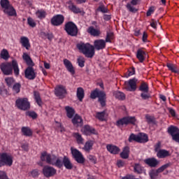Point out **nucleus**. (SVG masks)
<instances>
[{
	"instance_id": "nucleus-63",
	"label": "nucleus",
	"mask_w": 179,
	"mask_h": 179,
	"mask_svg": "<svg viewBox=\"0 0 179 179\" xmlns=\"http://www.w3.org/2000/svg\"><path fill=\"white\" fill-rule=\"evenodd\" d=\"M117 166L119 167V168H122L124 166V161L120 159V160H117Z\"/></svg>"
},
{
	"instance_id": "nucleus-43",
	"label": "nucleus",
	"mask_w": 179,
	"mask_h": 179,
	"mask_svg": "<svg viewBox=\"0 0 179 179\" xmlns=\"http://www.w3.org/2000/svg\"><path fill=\"white\" fill-rule=\"evenodd\" d=\"M69 9L76 14L82 13V10H80V8L75 6L73 3H71L69 6Z\"/></svg>"
},
{
	"instance_id": "nucleus-34",
	"label": "nucleus",
	"mask_w": 179,
	"mask_h": 179,
	"mask_svg": "<svg viewBox=\"0 0 179 179\" xmlns=\"http://www.w3.org/2000/svg\"><path fill=\"white\" fill-rule=\"evenodd\" d=\"M129 152H130L129 147L125 146L122 152L120 153V157L124 159H128L129 156Z\"/></svg>"
},
{
	"instance_id": "nucleus-52",
	"label": "nucleus",
	"mask_w": 179,
	"mask_h": 179,
	"mask_svg": "<svg viewBox=\"0 0 179 179\" xmlns=\"http://www.w3.org/2000/svg\"><path fill=\"white\" fill-rule=\"evenodd\" d=\"M155 148V152H159L162 149V143L160 141H158L154 146Z\"/></svg>"
},
{
	"instance_id": "nucleus-5",
	"label": "nucleus",
	"mask_w": 179,
	"mask_h": 179,
	"mask_svg": "<svg viewBox=\"0 0 179 179\" xmlns=\"http://www.w3.org/2000/svg\"><path fill=\"white\" fill-rule=\"evenodd\" d=\"M96 98H98V102L102 108L106 106V94L103 91L99 90L98 88L92 91L90 94L91 99L94 100Z\"/></svg>"
},
{
	"instance_id": "nucleus-28",
	"label": "nucleus",
	"mask_w": 179,
	"mask_h": 179,
	"mask_svg": "<svg viewBox=\"0 0 179 179\" xmlns=\"http://www.w3.org/2000/svg\"><path fill=\"white\" fill-rule=\"evenodd\" d=\"M166 66L171 73L179 74V68L178 65L172 63H167Z\"/></svg>"
},
{
	"instance_id": "nucleus-35",
	"label": "nucleus",
	"mask_w": 179,
	"mask_h": 179,
	"mask_svg": "<svg viewBox=\"0 0 179 179\" xmlns=\"http://www.w3.org/2000/svg\"><path fill=\"white\" fill-rule=\"evenodd\" d=\"M113 96L115 97V99L120 100V101H124L125 99V94L122 92L120 91H115L113 92Z\"/></svg>"
},
{
	"instance_id": "nucleus-10",
	"label": "nucleus",
	"mask_w": 179,
	"mask_h": 179,
	"mask_svg": "<svg viewBox=\"0 0 179 179\" xmlns=\"http://www.w3.org/2000/svg\"><path fill=\"white\" fill-rule=\"evenodd\" d=\"M15 106L19 110L23 111L29 110L31 108V103L27 98H19L16 99Z\"/></svg>"
},
{
	"instance_id": "nucleus-18",
	"label": "nucleus",
	"mask_w": 179,
	"mask_h": 179,
	"mask_svg": "<svg viewBox=\"0 0 179 179\" xmlns=\"http://www.w3.org/2000/svg\"><path fill=\"white\" fill-rule=\"evenodd\" d=\"M168 133L171 136L173 141L178 143L176 136L179 134V128L178 127L171 125L168 127Z\"/></svg>"
},
{
	"instance_id": "nucleus-6",
	"label": "nucleus",
	"mask_w": 179,
	"mask_h": 179,
	"mask_svg": "<svg viewBox=\"0 0 179 179\" xmlns=\"http://www.w3.org/2000/svg\"><path fill=\"white\" fill-rule=\"evenodd\" d=\"M0 5L2 9H3V13H6L8 16H17V11L10 4L9 0H1Z\"/></svg>"
},
{
	"instance_id": "nucleus-57",
	"label": "nucleus",
	"mask_w": 179,
	"mask_h": 179,
	"mask_svg": "<svg viewBox=\"0 0 179 179\" xmlns=\"http://www.w3.org/2000/svg\"><path fill=\"white\" fill-rule=\"evenodd\" d=\"M43 36L45 37H47L48 40L49 41H52V39L54 38V35L52 34H46V33H43Z\"/></svg>"
},
{
	"instance_id": "nucleus-54",
	"label": "nucleus",
	"mask_w": 179,
	"mask_h": 179,
	"mask_svg": "<svg viewBox=\"0 0 179 179\" xmlns=\"http://www.w3.org/2000/svg\"><path fill=\"white\" fill-rule=\"evenodd\" d=\"M55 123L57 124L56 125L57 128L59 129L61 132L65 131V128L62 127V124H61V122H58V121H55Z\"/></svg>"
},
{
	"instance_id": "nucleus-30",
	"label": "nucleus",
	"mask_w": 179,
	"mask_h": 179,
	"mask_svg": "<svg viewBox=\"0 0 179 179\" xmlns=\"http://www.w3.org/2000/svg\"><path fill=\"white\" fill-rule=\"evenodd\" d=\"M65 110L68 118L72 119L75 115V109H73V108L67 106L65 107Z\"/></svg>"
},
{
	"instance_id": "nucleus-62",
	"label": "nucleus",
	"mask_w": 179,
	"mask_h": 179,
	"mask_svg": "<svg viewBox=\"0 0 179 179\" xmlns=\"http://www.w3.org/2000/svg\"><path fill=\"white\" fill-rule=\"evenodd\" d=\"M148 34L145 31H144L143 34L142 41L143 43H147L148 42Z\"/></svg>"
},
{
	"instance_id": "nucleus-23",
	"label": "nucleus",
	"mask_w": 179,
	"mask_h": 179,
	"mask_svg": "<svg viewBox=\"0 0 179 179\" xmlns=\"http://www.w3.org/2000/svg\"><path fill=\"white\" fill-rule=\"evenodd\" d=\"M82 132L85 135V136H91L92 134L95 135L96 134V130L94 128L92 127H90V125H85L83 129Z\"/></svg>"
},
{
	"instance_id": "nucleus-56",
	"label": "nucleus",
	"mask_w": 179,
	"mask_h": 179,
	"mask_svg": "<svg viewBox=\"0 0 179 179\" xmlns=\"http://www.w3.org/2000/svg\"><path fill=\"white\" fill-rule=\"evenodd\" d=\"M88 159L93 164H96V158L94 155H88Z\"/></svg>"
},
{
	"instance_id": "nucleus-11",
	"label": "nucleus",
	"mask_w": 179,
	"mask_h": 179,
	"mask_svg": "<svg viewBox=\"0 0 179 179\" xmlns=\"http://www.w3.org/2000/svg\"><path fill=\"white\" fill-rule=\"evenodd\" d=\"M138 91L141 92V97L142 100L147 101L151 98L150 94L149 93L148 84L143 80H141Z\"/></svg>"
},
{
	"instance_id": "nucleus-58",
	"label": "nucleus",
	"mask_w": 179,
	"mask_h": 179,
	"mask_svg": "<svg viewBox=\"0 0 179 179\" xmlns=\"http://www.w3.org/2000/svg\"><path fill=\"white\" fill-rule=\"evenodd\" d=\"M31 175L33 178H37L38 177V169H34L31 172Z\"/></svg>"
},
{
	"instance_id": "nucleus-59",
	"label": "nucleus",
	"mask_w": 179,
	"mask_h": 179,
	"mask_svg": "<svg viewBox=\"0 0 179 179\" xmlns=\"http://www.w3.org/2000/svg\"><path fill=\"white\" fill-rule=\"evenodd\" d=\"M97 10L99 12H102V13H107L108 10L103 6H100L98 8Z\"/></svg>"
},
{
	"instance_id": "nucleus-49",
	"label": "nucleus",
	"mask_w": 179,
	"mask_h": 179,
	"mask_svg": "<svg viewBox=\"0 0 179 179\" xmlns=\"http://www.w3.org/2000/svg\"><path fill=\"white\" fill-rule=\"evenodd\" d=\"M113 32H107L105 41L106 43H111V41L113 39Z\"/></svg>"
},
{
	"instance_id": "nucleus-25",
	"label": "nucleus",
	"mask_w": 179,
	"mask_h": 179,
	"mask_svg": "<svg viewBox=\"0 0 179 179\" xmlns=\"http://www.w3.org/2000/svg\"><path fill=\"white\" fill-rule=\"evenodd\" d=\"M171 156V153L169 150L165 149H162L157 153V157L159 159H165Z\"/></svg>"
},
{
	"instance_id": "nucleus-47",
	"label": "nucleus",
	"mask_w": 179,
	"mask_h": 179,
	"mask_svg": "<svg viewBox=\"0 0 179 179\" xmlns=\"http://www.w3.org/2000/svg\"><path fill=\"white\" fill-rule=\"evenodd\" d=\"M135 73H136V69L134 66H132L128 69L127 72L125 74V77L127 78H128L135 75Z\"/></svg>"
},
{
	"instance_id": "nucleus-20",
	"label": "nucleus",
	"mask_w": 179,
	"mask_h": 179,
	"mask_svg": "<svg viewBox=\"0 0 179 179\" xmlns=\"http://www.w3.org/2000/svg\"><path fill=\"white\" fill-rule=\"evenodd\" d=\"M144 163L150 168H156L159 161L155 157H150L144 159Z\"/></svg>"
},
{
	"instance_id": "nucleus-55",
	"label": "nucleus",
	"mask_w": 179,
	"mask_h": 179,
	"mask_svg": "<svg viewBox=\"0 0 179 179\" xmlns=\"http://www.w3.org/2000/svg\"><path fill=\"white\" fill-rule=\"evenodd\" d=\"M155 9L156 8L155 6L150 7L146 13L147 16H150L151 15H152V13H154L155 10Z\"/></svg>"
},
{
	"instance_id": "nucleus-60",
	"label": "nucleus",
	"mask_w": 179,
	"mask_h": 179,
	"mask_svg": "<svg viewBox=\"0 0 179 179\" xmlns=\"http://www.w3.org/2000/svg\"><path fill=\"white\" fill-rule=\"evenodd\" d=\"M0 179H8L7 174L3 171H0Z\"/></svg>"
},
{
	"instance_id": "nucleus-45",
	"label": "nucleus",
	"mask_w": 179,
	"mask_h": 179,
	"mask_svg": "<svg viewBox=\"0 0 179 179\" xmlns=\"http://www.w3.org/2000/svg\"><path fill=\"white\" fill-rule=\"evenodd\" d=\"M21 88H22L21 83H16L13 86V92H15V94H19L20 93Z\"/></svg>"
},
{
	"instance_id": "nucleus-42",
	"label": "nucleus",
	"mask_w": 179,
	"mask_h": 179,
	"mask_svg": "<svg viewBox=\"0 0 179 179\" xmlns=\"http://www.w3.org/2000/svg\"><path fill=\"white\" fill-rule=\"evenodd\" d=\"M1 58L3 60H8L10 58V54L8 50L3 49L1 52Z\"/></svg>"
},
{
	"instance_id": "nucleus-44",
	"label": "nucleus",
	"mask_w": 179,
	"mask_h": 179,
	"mask_svg": "<svg viewBox=\"0 0 179 179\" xmlns=\"http://www.w3.org/2000/svg\"><path fill=\"white\" fill-rule=\"evenodd\" d=\"M5 83L8 87H11L15 83V79L13 77H7L5 78Z\"/></svg>"
},
{
	"instance_id": "nucleus-14",
	"label": "nucleus",
	"mask_w": 179,
	"mask_h": 179,
	"mask_svg": "<svg viewBox=\"0 0 179 179\" xmlns=\"http://www.w3.org/2000/svg\"><path fill=\"white\" fill-rule=\"evenodd\" d=\"M139 83L136 78L129 79L125 82V90L127 92H134L137 90V84Z\"/></svg>"
},
{
	"instance_id": "nucleus-51",
	"label": "nucleus",
	"mask_w": 179,
	"mask_h": 179,
	"mask_svg": "<svg viewBox=\"0 0 179 179\" xmlns=\"http://www.w3.org/2000/svg\"><path fill=\"white\" fill-rule=\"evenodd\" d=\"M77 62H78V66L80 68L85 67V58L84 57H80L78 58Z\"/></svg>"
},
{
	"instance_id": "nucleus-39",
	"label": "nucleus",
	"mask_w": 179,
	"mask_h": 179,
	"mask_svg": "<svg viewBox=\"0 0 179 179\" xmlns=\"http://www.w3.org/2000/svg\"><path fill=\"white\" fill-rule=\"evenodd\" d=\"M96 118L99 121L103 122L106 120V110L101 112H96Z\"/></svg>"
},
{
	"instance_id": "nucleus-61",
	"label": "nucleus",
	"mask_w": 179,
	"mask_h": 179,
	"mask_svg": "<svg viewBox=\"0 0 179 179\" xmlns=\"http://www.w3.org/2000/svg\"><path fill=\"white\" fill-rule=\"evenodd\" d=\"M21 148L25 152H28L29 150V144L28 143H23L21 145Z\"/></svg>"
},
{
	"instance_id": "nucleus-13",
	"label": "nucleus",
	"mask_w": 179,
	"mask_h": 179,
	"mask_svg": "<svg viewBox=\"0 0 179 179\" xmlns=\"http://www.w3.org/2000/svg\"><path fill=\"white\" fill-rule=\"evenodd\" d=\"M71 155L73 156V158L78 164H85V162L86 161V159H85L83 154H82V152L73 148H71Z\"/></svg>"
},
{
	"instance_id": "nucleus-38",
	"label": "nucleus",
	"mask_w": 179,
	"mask_h": 179,
	"mask_svg": "<svg viewBox=\"0 0 179 179\" xmlns=\"http://www.w3.org/2000/svg\"><path fill=\"white\" fill-rule=\"evenodd\" d=\"M134 171L137 174H142L143 171V167L140 164H135L134 166Z\"/></svg>"
},
{
	"instance_id": "nucleus-15",
	"label": "nucleus",
	"mask_w": 179,
	"mask_h": 179,
	"mask_svg": "<svg viewBox=\"0 0 179 179\" xmlns=\"http://www.w3.org/2000/svg\"><path fill=\"white\" fill-rule=\"evenodd\" d=\"M68 94L66 87L63 85H58L55 89V95L60 99H64Z\"/></svg>"
},
{
	"instance_id": "nucleus-46",
	"label": "nucleus",
	"mask_w": 179,
	"mask_h": 179,
	"mask_svg": "<svg viewBox=\"0 0 179 179\" xmlns=\"http://www.w3.org/2000/svg\"><path fill=\"white\" fill-rule=\"evenodd\" d=\"M26 115L32 118V120H36L38 117V113L34 110L27 111Z\"/></svg>"
},
{
	"instance_id": "nucleus-19",
	"label": "nucleus",
	"mask_w": 179,
	"mask_h": 179,
	"mask_svg": "<svg viewBox=\"0 0 179 179\" xmlns=\"http://www.w3.org/2000/svg\"><path fill=\"white\" fill-rule=\"evenodd\" d=\"M136 56L139 62L142 64L146 59L147 52L143 48H141L138 49Z\"/></svg>"
},
{
	"instance_id": "nucleus-9",
	"label": "nucleus",
	"mask_w": 179,
	"mask_h": 179,
	"mask_svg": "<svg viewBox=\"0 0 179 179\" xmlns=\"http://www.w3.org/2000/svg\"><path fill=\"white\" fill-rule=\"evenodd\" d=\"M136 119L135 117L132 116H125L116 121L115 126L118 128L122 127H127V125L131 124L135 125Z\"/></svg>"
},
{
	"instance_id": "nucleus-27",
	"label": "nucleus",
	"mask_w": 179,
	"mask_h": 179,
	"mask_svg": "<svg viewBox=\"0 0 179 179\" xmlns=\"http://www.w3.org/2000/svg\"><path fill=\"white\" fill-rule=\"evenodd\" d=\"M107 150L112 155H117L120 152V148L114 145L108 144L106 145Z\"/></svg>"
},
{
	"instance_id": "nucleus-8",
	"label": "nucleus",
	"mask_w": 179,
	"mask_h": 179,
	"mask_svg": "<svg viewBox=\"0 0 179 179\" xmlns=\"http://www.w3.org/2000/svg\"><path fill=\"white\" fill-rule=\"evenodd\" d=\"M64 31L71 37H77L79 33V29H78V25L72 21H69L64 25Z\"/></svg>"
},
{
	"instance_id": "nucleus-3",
	"label": "nucleus",
	"mask_w": 179,
	"mask_h": 179,
	"mask_svg": "<svg viewBox=\"0 0 179 179\" xmlns=\"http://www.w3.org/2000/svg\"><path fill=\"white\" fill-rule=\"evenodd\" d=\"M0 70L5 76H10L14 73L15 76L18 77L20 74L19 64L16 59L1 63L0 64Z\"/></svg>"
},
{
	"instance_id": "nucleus-2",
	"label": "nucleus",
	"mask_w": 179,
	"mask_h": 179,
	"mask_svg": "<svg viewBox=\"0 0 179 179\" xmlns=\"http://www.w3.org/2000/svg\"><path fill=\"white\" fill-rule=\"evenodd\" d=\"M106 47V42L103 39H97L94 42V45L90 43L80 42L77 43V49L86 58L92 59L94 57L95 50L100 51L104 50Z\"/></svg>"
},
{
	"instance_id": "nucleus-40",
	"label": "nucleus",
	"mask_w": 179,
	"mask_h": 179,
	"mask_svg": "<svg viewBox=\"0 0 179 179\" xmlns=\"http://www.w3.org/2000/svg\"><path fill=\"white\" fill-rule=\"evenodd\" d=\"M138 136L140 137V141H138V143H145L148 142V136L145 133H140Z\"/></svg>"
},
{
	"instance_id": "nucleus-53",
	"label": "nucleus",
	"mask_w": 179,
	"mask_h": 179,
	"mask_svg": "<svg viewBox=\"0 0 179 179\" xmlns=\"http://www.w3.org/2000/svg\"><path fill=\"white\" fill-rule=\"evenodd\" d=\"M127 8L129 12H131L132 13H136V12H137V9L133 7L129 3L127 4Z\"/></svg>"
},
{
	"instance_id": "nucleus-64",
	"label": "nucleus",
	"mask_w": 179,
	"mask_h": 179,
	"mask_svg": "<svg viewBox=\"0 0 179 179\" xmlns=\"http://www.w3.org/2000/svg\"><path fill=\"white\" fill-rule=\"evenodd\" d=\"M157 22L155 21L154 20H152V22L150 23V26L151 27H152L153 29H157Z\"/></svg>"
},
{
	"instance_id": "nucleus-16",
	"label": "nucleus",
	"mask_w": 179,
	"mask_h": 179,
	"mask_svg": "<svg viewBox=\"0 0 179 179\" xmlns=\"http://www.w3.org/2000/svg\"><path fill=\"white\" fill-rule=\"evenodd\" d=\"M42 172L43 176L47 178L54 177L57 175V169L49 165L44 166Z\"/></svg>"
},
{
	"instance_id": "nucleus-4",
	"label": "nucleus",
	"mask_w": 179,
	"mask_h": 179,
	"mask_svg": "<svg viewBox=\"0 0 179 179\" xmlns=\"http://www.w3.org/2000/svg\"><path fill=\"white\" fill-rule=\"evenodd\" d=\"M22 59L26 62L27 65L29 66L24 71L25 78L29 80H34L36 78V73L33 68L34 63L31 57L27 52H24Z\"/></svg>"
},
{
	"instance_id": "nucleus-50",
	"label": "nucleus",
	"mask_w": 179,
	"mask_h": 179,
	"mask_svg": "<svg viewBox=\"0 0 179 179\" xmlns=\"http://www.w3.org/2000/svg\"><path fill=\"white\" fill-rule=\"evenodd\" d=\"M27 23L30 27H36L37 24L34 20L31 17L27 18Z\"/></svg>"
},
{
	"instance_id": "nucleus-26",
	"label": "nucleus",
	"mask_w": 179,
	"mask_h": 179,
	"mask_svg": "<svg viewBox=\"0 0 179 179\" xmlns=\"http://www.w3.org/2000/svg\"><path fill=\"white\" fill-rule=\"evenodd\" d=\"M87 32L94 37H98L101 34V32L99 29H94V27L90 26L87 28Z\"/></svg>"
},
{
	"instance_id": "nucleus-22",
	"label": "nucleus",
	"mask_w": 179,
	"mask_h": 179,
	"mask_svg": "<svg viewBox=\"0 0 179 179\" xmlns=\"http://www.w3.org/2000/svg\"><path fill=\"white\" fill-rule=\"evenodd\" d=\"M64 65L65 66L67 71L71 74L75 75V69L73 68V65L72 62L69 61L68 59H64L63 60Z\"/></svg>"
},
{
	"instance_id": "nucleus-33",
	"label": "nucleus",
	"mask_w": 179,
	"mask_h": 179,
	"mask_svg": "<svg viewBox=\"0 0 179 179\" xmlns=\"http://www.w3.org/2000/svg\"><path fill=\"white\" fill-rule=\"evenodd\" d=\"M34 96L36 103L38 104L39 107H41V106H43V100H41L40 92H38V91H34Z\"/></svg>"
},
{
	"instance_id": "nucleus-31",
	"label": "nucleus",
	"mask_w": 179,
	"mask_h": 179,
	"mask_svg": "<svg viewBox=\"0 0 179 179\" xmlns=\"http://www.w3.org/2000/svg\"><path fill=\"white\" fill-rule=\"evenodd\" d=\"M94 145V141L90 140L87 141V142H85V144L83 147V150L87 152H89L90 150H93V145Z\"/></svg>"
},
{
	"instance_id": "nucleus-37",
	"label": "nucleus",
	"mask_w": 179,
	"mask_h": 179,
	"mask_svg": "<svg viewBox=\"0 0 179 179\" xmlns=\"http://www.w3.org/2000/svg\"><path fill=\"white\" fill-rule=\"evenodd\" d=\"M36 15L38 19H45V17L47 16V12H45V10L43 9H41L36 12Z\"/></svg>"
},
{
	"instance_id": "nucleus-7",
	"label": "nucleus",
	"mask_w": 179,
	"mask_h": 179,
	"mask_svg": "<svg viewBox=\"0 0 179 179\" xmlns=\"http://www.w3.org/2000/svg\"><path fill=\"white\" fill-rule=\"evenodd\" d=\"M13 156L8 152H0V168L3 166L11 167L14 162Z\"/></svg>"
},
{
	"instance_id": "nucleus-24",
	"label": "nucleus",
	"mask_w": 179,
	"mask_h": 179,
	"mask_svg": "<svg viewBox=\"0 0 179 179\" xmlns=\"http://www.w3.org/2000/svg\"><path fill=\"white\" fill-rule=\"evenodd\" d=\"M71 122L76 127H82L83 125V119L80 115L76 114L73 118L71 120Z\"/></svg>"
},
{
	"instance_id": "nucleus-48",
	"label": "nucleus",
	"mask_w": 179,
	"mask_h": 179,
	"mask_svg": "<svg viewBox=\"0 0 179 179\" xmlns=\"http://www.w3.org/2000/svg\"><path fill=\"white\" fill-rule=\"evenodd\" d=\"M145 120H147L148 124H154L155 122V118L154 116L147 114L145 115Z\"/></svg>"
},
{
	"instance_id": "nucleus-41",
	"label": "nucleus",
	"mask_w": 179,
	"mask_h": 179,
	"mask_svg": "<svg viewBox=\"0 0 179 179\" xmlns=\"http://www.w3.org/2000/svg\"><path fill=\"white\" fill-rule=\"evenodd\" d=\"M128 141L129 143H132L134 141L136 143H139L140 141V137L138 135H136L134 134H131L130 136H129Z\"/></svg>"
},
{
	"instance_id": "nucleus-36",
	"label": "nucleus",
	"mask_w": 179,
	"mask_h": 179,
	"mask_svg": "<svg viewBox=\"0 0 179 179\" xmlns=\"http://www.w3.org/2000/svg\"><path fill=\"white\" fill-rule=\"evenodd\" d=\"M73 136L76 138L78 145H83V141H85V139H83V137H82V134L76 132L73 133Z\"/></svg>"
},
{
	"instance_id": "nucleus-12",
	"label": "nucleus",
	"mask_w": 179,
	"mask_h": 179,
	"mask_svg": "<svg viewBox=\"0 0 179 179\" xmlns=\"http://www.w3.org/2000/svg\"><path fill=\"white\" fill-rule=\"evenodd\" d=\"M171 166V163H166L161 166L157 169H151L149 171V176L150 179H157L159 174L164 171L166 169Z\"/></svg>"
},
{
	"instance_id": "nucleus-29",
	"label": "nucleus",
	"mask_w": 179,
	"mask_h": 179,
	"mask_svg": "<svg viewBox=\"0 0 179 179\" xmlns=\"http://www.w3.org/2000/svg\"><path fill=\"white\" fill-rule=\"evenodd\" d=\"M21 131L23 136L26 137H31L33 136V131L29 127H22Z\"/></svg>"
},
{
	"instance_id": "nucleus-32",
	"label": "nucleus",
	"mask_w": 179,
	"mask_h": 179,
	"mask_svg": "<svg viewBox=\"0 0 179 179\" xmlns=\"http://www.w3.org/2000/svg\"><path fill=\"white\" fill-rule=\"evenodd\" d=\"M77 98L78 99L82 102L83 101V99H85V90L83 87H78L77 88Z\"/></svg>"
},
{
	"instance_id": "nucleus-21",
	"label": "nucleus",
	"mask_w": 179,
	"mask_h": 179,
	"mask_svg": "<svg viewBox=\"0 0 179 179\" xmlns=\"http://www.w3.org/2000/svg\"><path fill=\"white\" fill-rule=\"evenodd\" d=\"M20 43L27 50H29L31 48L30 41H29V38L27 36H22L20 38Z\"/></svg>"
},
{
	"instance_id": "nucleus-17",
	"label": "nucleus",
	"mask_w": 179,
	"mask_h": 179,
	"mask_svg": "<svg viewBox=\"0 0 179 179\" xmlns=\"http://www.w3.org/2000/svg\"><path fill=\"white\" fill-rule=\"evenodd\" d=\"M64 22H65V17L62 14H57L50 20L52 26L56 27L62 26V24H64Z\"/></svg>"
},
{
	"instance_id": "nucleus-1",
	"label": "nucleus",
	"mask_w": 179,
	"mask_h": 179,
	"mask_svg": "<svg viewBox=\"0 0 179 179\" xmlns=\"http://www.w3.org/2000/svg\"><path fill=\"white\" fill-rule=\"evenodd\" d=\"M41 162H45L46 164L55 166L59 169L64 166L67 170L73 169V164L68 156H64L62 160L56 155H51L46 151H44L41 154Z\"/></svg>"
}]
</instances>
